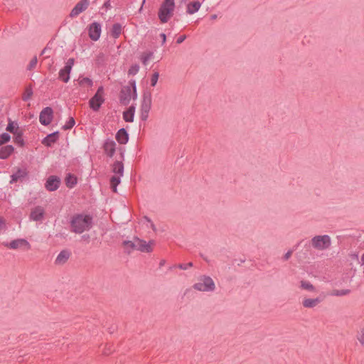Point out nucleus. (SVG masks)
Segmentation results:
<instances>
[{"instance_id": "61", "label": "nucleus", "mask_w": 364, "mask_h": 364, "mask_svg": "<svg viewBox=\"0 0 364 364\" xmlns=\"http://www.w3.org/2000/svg\"><path fill=\"white\" fill-rule=\"evenodd\" d=\"M201 257L205 260L207 262H208V259H207V257H205V256H203V255H200Z\"/></svg>"}, {"instance_id": "23", "label": "nucleus", "mask_w": 364, "mask_h": 364, "mask_svg": "<svg viewBox=\"0 0 364 364\" xmlns=\"http://www.w3.org/2000/svg\"><path fill=\"white\" fill-rule=\"evenodd\" d=\"M14 151V148L12 145H6L1 147L0 149V159H7Z\"/></svg>"}, {"instance_id": "10", "label": "nucleus", "mask_w": 364, "mask_h": 364, "mask_svg": "<svg viewBox=\"0 0 364 364\" xmlns=\"http://www.w3.org/2000/svg\"><path fill=\"white\" fill-rule=\"evenodd\" d=\"M60 178L56 176H50L45 183L46 188L49 191H56L60 185Z\"/></svg>"}, {"instance_id": "36", "label": "nucleus", "mask_w": 364, "mask_h": 364, "mask_svg": "<svg viewBox=\"0 0 364 364\" xmlns=\"http://www.w3.org/2000/svg\"><path fill=\"white\" fill-rule=\"evenodd\" d=\"M75 124V119L71 117L69 118L68 121L66 122L65 124H64L63 127H62V129L63 130H68V129H72L74 125Z\"/></svg>"}, {"instance_id": "33", "label": "nucleus", "mask_w": 364, "mask_h": 364, "mask_svg": "<svg viewBox=\"0 0 364 364\" xmlns=\"http://www.w3.org/2000/svg\"><path fill=\"white\" fill-rule=\"evenodd\" d=\"M301 288L306 289L310 291H315V287H314V285L311 284L309 282L305 280L301 281Z\"/></svg>"}, {"instance_id": "30", "label": "nucleus", "mask_w": 364, "mask_h": 364, "mask_svg": "<svg viewBox=\"0 0 364 364\" xmlns=\"http://www.w3.org/2000/svg\"><path fill=\"white\" fill-rule=\"evenodd\" d=\"M33 89L31 85H28L26 87L25 92L22 95V100L25 102L29 100L33 95Z\"/></svg>"}, {"instance_id": "39", "label": "nucleus", "mask_w": 364, "mask_h": 364, "mask_svg": "<svg viewBox=\"0 0 364 364\" xmlns=\"http://www.w3.org/2000/svg\"><path fill=\"white\" fill-rule=\"evenodd\" d=\"M139 70V66L137 64L132 65L128 70V74L135 75Z\"/></svg>"}, {"instance_id": "34", "label": "nucleus", "mask_w": 364, "mask_h": 364, "mask_svg": "<svg viewBox=\"0 0 364 364\" xmlns=\"http://www.w3.org/2000/svg\"><path fill=\"white\" fill-rule=\"evenodd\" d=\"M129 84L132 87V98L135 100L137 98L136 92V83L135 80H131L129 81Z\"/></svg>"}, {"instance_id": "21", "label": "nucleus", "mask_w": 364, "mask_h": 364, "mask_svg": "<svg viewBox=\"0 0 364 364\" xmlns=\"http://www.w3.org/2000/svg\"><path fill=\"white\" fill-rule=\"evenodd\" d=\"M115 138L120 144H126L129 141V134L124 128L118 130Z\"/></svg>"}, {"instance_id": "45", "label": "nucleus", "mask_w": 364, "mask_h": 364, "mask_svg": "<svg viewBox=\"0 0 364 364\" xmlns=\"http://www.w3.org/2000/svg\"><path fill=\"white\" fill-rule=\"evenodd\" d=\"M91 236L90 234H84L81 236V240L85 242L86 244H88L90 242Z\"/></svg>"}, {"instance_id": "63", "label": "nucleus", "mask_w": 364, "mask_h": 364, "mask_svg": "<svg viewBox=\"0 0 364 364\" xmlns=\"http://www.w3.org/2000/svg\"><path fill=\"white\" fill-rule=\"evenodd\" d=\"M151 225L152 229L154 230H155V225H154V223H151Z\"/></svg>"}, {"instance_id": "48", "label": "nucleus", "mask_w": 364, "mask_h": 364, "mask_svg": "<svg viewBox=\"0 0 364 364\" xmlns=\"http://www.w3.org/2000/svg\"><path fill=\"white\" fill-rule=\"evenodd\" d=\"M103 94H104V87H103V86H100L98 87V89L95 95H98L99 97H103Z\"/></svg>"}, {"instance_id": "25", "label": "nucleus", "mask_w": 364, "mask_h": 364, "mask_svg": "<svg viewBox=\"0 0 364 364\" xmlns=\"http://www.w3.org/2000/svg\"><path fill=\"white\" fill-rule=\"evenodd\" d=\"M201 6V4L198 1L190 2L187 6V13L189 14H193L194 13L197 12L200 7Z\"/></svg>"}, {"instance_id": "57", "label": "nucleus", "mask_w": 364, "mask_h": 364, "mask_svg": "<svg viewBox=\"0 0 364 364\" xmlns=\"http://www.w3.org/2000/svg\"><path fill=\"white\" fill-rule=\"evenodd\" d=\"M120 151H121V153H120L121 159H122V160H123V159H124V151H123V149H122V148H120Z\"/></svg>"}, {"instance_id": "50", "label": "nucleus", "mask_w": 364, "mask_h": 364, "mask_svg": "<svg viewBox=\"0 0 364 364\" xmlns=\"http://www.w3.org/2000/svg\"><path fill=\"white\" fill-rule=\"evenodd\" d=\"M186 38V35H182L180 37H178L176 40V43L178 44H181L182 43Z\"/></svg>"}, {"instance_id": "19", "label": "nucleus", "mask_w": 364, "mask_h": 364, "mask_svg": "<svg viewBox=\"0 0 364 364\" xmlns=\"http://www.w3.org/2000/svg\"><path fill=\"white\" fill-rule=\"evenodd\" d=\"M27 176H28V171H26V168L21 169L20 168H18L16 171L14 172L11 176V179L10 181V183L11 184L17 182L18 180L21 181L22 179L26 178Z\"/></svg>"}, {"instance_id": "53", "label": "nucleus", "mask_w": 364, "mask_h": 364, "mask_svg": "<svg viewBox=\"0 0 364 364\" xmlns=\"http://www.w3.org/2000/svg\"><path fill=\"white\" fill-rule=\"evenodd\" d=\"M160 37L162 39L161 44L164 45L166 43V36L165 33H162L160 34Z\"/></svg>"}, {"instance_id": "9", "label": "nucleus", "mask_w": 364, "mask_h": 364, "mask_svg": "<svg viewBox=\"0 0 364 364\" xmlns=\"http://www.w3.org/2000/svg\"><path fill=\"white\" fill-rule=\"evenodd\" d=\"M3 245L9 247L10 249L16 250L19 247H24L26 250H29L31 248L30 243L26 239H16L12 240L11 242H4Z\"/></svg>"}, {"instance_id": "54", "label": "nucleus", "mask_w": 364, "mask_h": 364, "mask_svg": "<svg viewBox=\"0 0 364 364\" xmlns=\"http://www.w3.org/2000/svg\"><path fill=\"white\" fill-rule=\"evenodd\" d=\"M51 48L47 45L41 51V55H43L48 52V50H50Z\"/></svg>"}, {"instance_id": "5", "label": "nucleus", "mask_w": 364, "mask_h": 364, "mask_svg": "<svg viewBox=\"0 0 364 364\" xmlns=\"http://www.w3.org/2000/svg\"><path fill=\"white\" fill-rule=\"evenodd\" d=\"M75 59L69 58L65 65L59 71V79L64 82H68L70 80V74L74 65Z\"/></svg>"}, {"instance_id": "12", "label": "nucleus", "mask_w": 364, "mask_h": 364, "mask_svg": "<svg viewBox=\"0 0 364 364\" xmlns=\"http://www.w3.org/2000/svg\"><path fill=\"white\" fill-rule=\"evenodd\" d=\"M151 108V94L149 91L143 93L142 101L140 107V111L149 112Z\"/></svg>"}, {"instance_id": "40", "label": "nucleus", "mask_w": 364, "mask_h": 364, "mask_svg": "<svg viewBox=\"0 0 364 364\" xmlns=\"http://www.w3.org/2000/svg\"><path fill=\"white\" fill-rule=\"evenodd\" d=\"M120 181L119 176H112L110 178V186H117Z\"/></svg>"}, {"instance_id": "3", "label": "nucleus", "mask_w": 364, "mask_h": 364, "mask_svg": "<svg viewBox=\"0 0 364 364\" xmlns=\"http://www.w3.org/2000/svg\"><path fill=\"white\" fill-rule=\"evenodd\" d=\"M193 287L200 291H213L215 285L210 277L203 275L198 279V282L193 284Z\"/></svg>"}, {"instance_id": "22", "label": "nucleus", "mask_w": 364, "mask_h": 364, "mask_svg": "<svg viewBox=\"0 0 364 364\" xmlns=\"http://www.w3.org/2000/svg\"><path fill=\"white\" fill-rule=\"evenodd\" d=\"M135 112V106L131 105L126 111L123 112V119L127 122H132L134 121Z\"/></svg>"}, {"instance_id": "28", "label": "nucleus", "mask_w": 364, "mask_h": 364, "mask_svg": "<svg viewBox=\"0 0 364 364\" xmlns=\"http://www.w3.org/2000/svg\"><path fill=\"white\" fill-rule=\"evenodd\" d=\"M112 171L119 174V176H122L124 173V164L120 161H116L112 166Z\"/></svg>"}, {"instance_id": "56", "label": "nucleus", "mask_w": 364, "mask_h": 364, "mask_svg": "<svg viewBox=\"0 0 364 364\" xmlns=\"http://www.w3.org/2000/svg\"><path fill=\"white\" fill-rule=\"evenodd\" d=\"M114 193L117 192V186H110Z\"/></svg>"}, {"instance_id": "17", "label": "nucleus", "mask_w": 364, "mask_h": 364, "mask_svg": "<svg viewBox=\"0 0 364 364\" xmlns=\"http://www.w3.org/2000/svg\"><path fill=\"white\" fill-rule=\"evenodd\" d=\"M45 210L41 206H36L32 209L30 218L34 221H41L44 216Z\"/></svg>"}, {"instance_id": "2", "label": "nucleus", "mask_w": 364, "mask_h": 364, "mask_svg": "<svg viewBox=\"0 0 364 364\" xmlns=\"http://www.w3.org/2000/svg\"><path fill=\"white\" fill-rule=\"evenodd\" d=\"M174 9V0H164L162 2L158 12L159 18L161 23L168 22L173 14Z\"/></svg>"}, {"instance_id": "55", "label": "nucleus", "mask_w": 364, "mask_h": 364, "mask_svg": "<svg viewBox=\"0 0 364 364\" xmlns=\"http://www.w3.org/2000/svg\"><path fill=\"white\" fill-rule=\"evenodd\" d=\"M5 227V220L3 218H0V229H2Z\"/></svg>"}, {"instance_id": "51", "label": "nucleus", "mask_w": 364, "mask_h": 364, "mask_svg": "<svg viewBox=\"0 0 364 364\" xmlns=\"http://www.w3.org/2000/svg\"><path fill=\"white\" fill-rule=\"evenodd\" d=\"M103 7L107 9H110L112 6H111V4H110V0H107L104 4H103Z\"/></svg>"}, {"instance_id": "1", "label": "nucleus", "mask_w": 364, "mask_h": 364, "mask_svg": "<svg viewBox=\"0 0 364 364\" xmlns=\"http://www.w3.org/2000/svg\"><path fill=\"white\" fill-rule=\"evenodd\" d=\"M70 231L81 234L89 231L93 226V218L89 214L77 213L71 217L70 221Z\"/></svg>"}, {"instance_id": "43", "label": "nucleus", "mask_w": 364, "mask_h": 364, "mask_svg": "<svg viewBox=\"0 0 364 364\" xmlns=\"http://www.w3.org/2000/svg\"><path fill=\"white\" fill-rule=\"evenodd\" d=\"M357 339L362 346H364V328H363L357 335Z\"/></svg>"}, {"instance_id": "60", "label": "nucleus", "mask_w": 364, "mask_h": 364, "mask_svg": "<svg viewBox=\"0 0 364 364\" xmlns=\"http://www.w3.org/2000/svg\"><path fill=\"white\" fill-rule=\"evenodd\" d=\"M201 257L205 260L207 262H208V259H207V257H205V256H203V255H200Z\"/></svg>"}, {"instance_id": "6", "label": "nucleus", "mask_w": 364, "mask_h": 364, "mask_svg": "<svg viewBox=\"0 0 364 364\" xmlns=\"http://www.w3.org/2000/svg\"><path fill=\"white\" fill-rule=\"evenodd\" d=\"M53 119V110L50 107H46L42 109L39 115V121L41 124L48 126Z\"/></svg>"}, {"instance_id": "11", "label": "nucleus", "mask_w": 364, "mask_h": 364, "mask_svg": "<svg viewBox=\"0 0 364 364\" xmlns=\"http://www.w3.org/2000/svg\"><path fill=\"white\" fill-rule=\"evenodd\" d=\"M136 242H137V250L141 252L149 253L153 250L152 245L154 244V240H151L149 242H146L144 240H141L136 237Z\"/></svg>"}, {"instance_id": "4", "label": "nucleus", "mask_w": 364, "mask_h": 364, "mask_svg": "<svg viewBox=\"0 0 364 364\" xmlns=\"http://www.w3.org/2000/svg\"><path fill=\"white\" fill-rule=\"evenodd\" d=\"M311 246L318 250H327L331 245V239L329 235H316L311 240Z\"/></svg>"}, {"instance_id": "52", "label": "nucleus", "mask_w": 364, "mask_h": 364, "mask_svg": "<svg viewBox=\"0 0 364 364\" xmlns=\"http://www.w3.org/2000/svg\"><path fill=\"white\" fill-rule=\"evenodd\" d=\"M310 251H311V250H310V247H306V252H304V257H303V258H304V259H306V258H308V255H309V252Z\"/></svg>"}, {"instance_id": "16", "label": "nucleus", "mask_w": 364, "mask_h": 364, "mask_svg": "<svg viewBox=\"0 0 364 364\" xmlns=\"http://www.w3.org/2000/svg\"><path fill=\"white\" fill-rule=\"evenodd\" d=\"M122 246L124 249V252L130 255L133 251L137 250L136 237H134L133 240H124Z\"/></svg>"}, {"instance_id": "8", "label": "nucleus", "mask_w": 364, "mask_h": 364, "mask_svg": "<svg viewBox=\"0 0 364 364\" xmlns=\"http://www.w3.org/2000/svg\"><path fill=\"white\" fill-rule=\"evenodd\" d=\"M101 34V24L98 22H93L88 26V35L91 40L97 41Z\"/></svg>"}, {"instance_id": "46", "label": "nucleus", "mask_w": 364, "mask_h": 364, "mask_svg": "<svg viewBox=\"0 0 364 364\" xmlns=\"http://www.w3.org/2000/svg\"><path fill=\"white\" fill-rule=\"evenodd\" d=\"M149 112L140 111V118L142 121L147 120L149 117Z\"/></svg>"}, {"instance_id": "44", "label": "nucleus", "mask_w": 364, "mask_h": 364, "mask_svg": "<svg viewBox=\"0 0 364 364\" xmlns=\"http://www.w3.org/2000/svg\"><path fill=\"white\" fill-rule=\"evenodd\" d=\"M193 262H188V263H187V264H178V266H177V267H178L179 269H184V270H186V269H187L188 267H193Z\"/></svg>"}, {"instance_id": "15", "label": "nucleus", "mask_w": 364, "mask_h": 364, "mask_svg": "<svg viewBox=\"0 0 364 364\" xmlns=\"http://www.w3.org/2000/svg\"><path fill=\"white\" fill-rule=\"evenodd\" d=\"M104 102L105 99L103 97H99L98 95H94L89 100V105L93 111L97 112L100 109Z\"/></svg>"}, {"instance_id": "37", "label": "nucleus", "mask_w": 364, "mask_h": 364, "mask_svg": "<svg viewBox=\"0 0 364 364\" xmlns=\"http://www.w3.org/2000/svg\"><path fill=\"white\" fill-rule=\"evenodd\" d=\"M11 139V136L9 134L4 132L1 134H0V146L6 144L9 142Z\"/></svg>"}, {"instance_id": "42", "label": "nucleus", "mask_w": 364, "mask_h": 364, "mask_svg": "<svg viewBox=\"0 0 364 364\" xmlns=\"http://www.w3.org/2000/svg\"><path fill=\"white\" fill-rule=\"evenodd\" d=\"M159 73L158 72H155L152 75L151 78V85L152 87L156 86L157 81L159 80Z\"/></svg>"}, {"instance_id": "32", "label": "nucleus", "mask_w": 364, "mask_h": 364, "mask_svg": "<svg viewBox=\"0 0 364 364\" xmlns=\"http://www.w3.org/2000/svg\"><path fill=\"white\" fill-rule=\"evenodd\" d=\"M350 292V289H333L331 293L332 296H342L348 294Z\"/></svg>"}, {"instance_id": "18", "label": "nucleus", "mask_w": 364, "mask_h": 364, "mask_svg": "<svg viewBox=\"0 0 364 364\" xmlns=\"http://www.w3.org/2000/svg\"><path fill=\"white\" fill-rule=\"evenodd\" d=\"M71 256V252L68 250H62L58 255L57 256L55 264L57 265H62L67 262L70 257Z\"/></svg>"}, {"instance_id": "64", "label": "nucleus", "mask_w": 364, "mask_h": 364, "mask_svg": "<svg viewBox=\"0 0 364 364\" xmlns=\"http://www.w3.org/2000/svg\"><path fill=\"white\" fill-rule=\"evenodd\" d=\"M361 260H362L363 263H364V254L361 257Z\"/></svg>"}, {"instance_id": "38", "label": "nucleus", "mask_w": 364, "mask_h": 364, "mask_svg": "<svg viewBox=\"0 0 364 364\" xmlns=\"http://www.w3.org/2000/svg\"><path fill=\"white\" fill-rule=\"evenodd\" d=\"M78 83L80 86L84 85L85 84H87L88 86H92L93 82L92 80L89 77H84L81 80H78Z\"/></svg>"}, {"instance_id": "41", "label": "nucleus", "mask_w": 364, "mask_h": 364, "mask_svg": "<svg viewBox=\"0 0 364 364\" xmlns=\"http://www.w3.org/2000/svg\"><path fill=\"white\" fill-rule=\"evenodd\" d=\"M37 63H38V60H37V58L35 56L31 60L29 64L27 66V70H33L36 66Z\"/></svg>"}, {"instance_id": "7", "label": "nucleus", "mask_w": 364, "mask_h": 364, "mask_svg": "<svg viewBox=\"0 0 364 364\" xmlns=\"http://www.w3.org/2000/svg\"><path fill=\"white\" fill-rule=\"evenodd\" d=\"M132 87L129 84L122 87L119 92V102L123 105H128L132 99Z\"/></svg>"}, {"instance_id": "35", "label": "nucleus", "mask_w": 364, "mask_h": 364, "mask_svg": "<svg viewBox=\"0 0 364 364\" xmlns=\"http://www.w3.org/2000/svg\"><path fill=\"white\" fill-rule=\"evenodd\" d=\"M14 142L17 144H18L20 146H23L24 145V141L23 139V132L22 131L19 132L18 133L14 134Z\"/></svg>"}, {"instance_id": "62", "label": "nucleus", "mask_w": 364, "mask_h": 364, "mask_svg": "<svg viewBox=\"0 0 364 364\" xmlns=\"http://www.w3.org/2000/svg\"><path fill=\"white\" fill-rule=\"evenodd\" d=\"M164 263H165V261L164 260H161L160 262V263H159L160 267L163 266L164 264Z\"/></svg>"}, {"instance_id": "24", "label": "nucleus", "mask_w": 364, "mask_h": 364, "mask_svg": "<svg viewBox=\"0 0 364 364\" xmlns=\"http://www.w3.org/2000/svg\"><path fill=\"white\" fill-rule=\"evenodd\" d=\"M321 301V299L317 297L315 299H305L302 301V304L305 308H314Z\"/></svg>"}, {"instance_id": "47", "label": "nucleus", "mask_w": 364, "mask_h": 364, "mask_svg": "<svg viewBox=\"0 0 364 364\" xmlns=\"http://www.w3.org/2000/svg\"><path fill=\"white\" fill-rule=\"evenodd\" d=\"M104 57L105 55L102 53H99L97 57V63L101 64L104 61Z\"/></svg>"}, {"instance_id": "58", "label": "nucleus", "mask_w": 364, "mask_h": 364, "mask_svg": "<svg viewBox=\"0 0 364 364\" xmlns=\"http://www.w3.org/2000/svg\"><path fill=\"white\" fill-rule=\"evenodd\" d=\"M210 18L213 19V20L216 19L217 18V15L216 14L211 15Z\"/></svg>"}, {"instance_id": "59", "label": "nucleus", "mask_w": 364, "mask_h": 364, "mask_svg": "<svg viewBox=\"0 0 364 364\" xmlns=\"http://www.w3.org/2000/svg\"><path fill=\"white\" fill-rule=\"evenodd\" d=\"M201 257L205 260L207 262H208V259H207V257H205V256H203V255H200Z\"/></svg>"}, {"instance_id": "26", "label": "nucleus", "mask_w": 364, "mask_h": 364, "mask_svg": "<svg viewBox=\"0 0 364 364\" xmlns=\"http://www.w3.org/2000/svg\"><path fill=\"white\" fill-rule=\"evenodd\" d=\"M122 26L119 23H114L110 31V35L114 38H118L122 33Z\"/></svg>"}, {"instance_id": "49", "label": "nucleus", "mask_w": 364, "mask_h": 364, "mask_svg": "<svg viewBox=\"0 0 364 364\" xmlns=\"http://www.w3.org/2000/svg\"><path fill=\"white\" fill-rule=\"evenodd\" d=\"M293 253V250H289L287 252H286L283 257L284 260H288L291 255Z\"/></svg>"}, {"instance_id": "14", "label": "nucleus", "mask_w": 364, "mask_h": 364, "mask_svg": "<svg viewBox=\"0 0 364 364\" xmlns=\"http://www.w3.org/2000/svg\"><path fill=\"white\" fill-rule=\"evenodd\" d=\"M88 6L89 3L84 2L82 0H80L71 10L70 17L74 18L77 16L80 13L85 11Z\"/></svg>"}, {"instance_id": "31", "label": "nucleus", "mask_w": 364, "mask_h": 364, "mask_svg": "<svg viewBox=\"0 0 364 364\" xmlns=\"http://www.w3.org/2000/svg\"><path fill=\"white\" fill-rule=\"evenodd\" d=\"M154 53L151 51L143 53L141 55V63L144 65H147V62L153 57Z\"/></svg>"}, {"instance_id": "13", "label": "nucleus", "mask_w": 364, "mask_h": 364, "mask_svg": "<svg viewBox=\"0 0 364 364\" xmlns=\"http://www.w3.org/2000/svg\"><path fill=\"white\" fill-rule=\"evenodd\" d=\"M116 142L112 139H108L105 141L103 149L107 156L112 158L114 156L116 151Z\"/></svg>"}, {"instance_id": "20", "label": "nucleus", "mask_w": 364, "mask_h": 364, "mask_svg": "<svg viewBox=\"0 0 364 364\" xmlns=\"http://www.w3.org/2000/svg\"><path fill=\"white\" fill-rule=\"evenodd\" d=\"M59 138V132L56 131L51 134H48L42 141L43 144L46 146H51V145L57 141Z\"/></svg>"}, {"instance_id": "27", "label": "nucleus", "mask_w": 364, "mask_h": 364, "mask_svg": "<svg viewBox=\"0 0 364 364\" xmlns=\"http://www.w3.org/2000/svg\"><path fill=\"white\" fill-rule=\"evenodd\" d=\"M67 187L72 188L77 184V178L72 173H68L65 178Z\"/></svg>"}, {"instance_id": "29", "label": "nucleus", "mask_w": 364, "mask_h": 364, "mask_svg": "<svg viewBox=\"0 0 364 364\" xmlns=\"http://www.w3.org/2000/svg\"><path fill=\"white\" fill-rule=\"evenodd\" d=\"M6 131L14 134H16L21 132V130H19V127L17 123H14L10 119H9V124L6 127Z\"/></svg>"}]
</instances>
